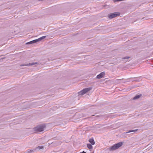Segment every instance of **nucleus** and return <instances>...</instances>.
Listing matches in <instances>:
<instances>
[{"mask_svg":"<svg viewBox=\"0 0 153 153\" xmlns=\"http://www.w3.org/2000/svg\"><path fill=\"white\" fill-rule=\"evenodd\" d=\"M27 65H24L23 66H27Z\"/></svg>","mask_w":153,"mask_h":153,"instance_id":"nucleus-19","label":"nucleus"},{"mask_svg":"<svg viewBox=\"0 0 153 153\" xmlns=\"http://www.w3.org/2000/svg\"><path fill=\"white\" fill-rule=\"evenodd\" d=\"M30 151H28V152L29 153H30V152H32V151H31V150H30Z\"/></svg>","mask_w":153,"mask_h":153,"instance_id":"nucleus-17","label":"nucleus"},{"mask_svg":"<svg viewBox=\"0 0 153 153\" xmlns=\"http://www.w3.org/2000/svg\"><path fill=\"white\" fill-rule=\"evenodd\" d=\"M89 141L90 142V143H91L92 145H94L95 143V142L94 140V139L93 138L89 139Z\"/></svg>","mask_w":153,"mask_h":153,"instance_id":"nucleus-6","label":"nucleus"},{"mask_svg":"<svg viewBox=\"0 0 153 153\" xmlns=\"http://www.w3.org/2000/svg\"><path fill=\"white\" fill-rule=\"evenodd\" d=\"M141 96H142L141 94H140L136 96L133 98V99L134 100L137 99L139 98H140V97H141Z\"/></svg>","mask_w":153,"mask_h":153,"instance_id":"nucleus-8","label":"nucleus"},{"mask_svg":"<svg viewBox=\"0 0 153 153\" xmlns=\"http://www.w3.org/2000/svg\"><path fill=\"white\" fill-rule=\"evenodd\" d=\"M123 145V143L122 142H120L117 144H115V146L117 147V149L119 148L121 146Z\"/></svg>","mask_w":153,"mask_h":153,"instance_id":"nucleus-5","label":"nucleus"},{"mask_svg":"<svg viewBox=\"0 0 153 153\" xmlns=\"http://www.w3.org/2000/svg\"><path fill=\"white\" fill-rule=\"evenodd\" d=\"M87 146L88 148L90 149H92V146H91V145L88 144H87Z\"/></svg>","mask_w":153,"mask_h":153,"instance_id":"nucleus-9","label":"nucleus"},{"mask_svg":"<svg viewBox=\"0 0 153 153\" xmlns=\"http://www.w3.org/2000/svg\"><path fill=\"white\" fill-rule=\"evenodd\" d=\"M45 126H38L34 128V130L37 132H41L44 130Z\"/></svg>","mask_w":153,"mask_h":153,"instance_id":"nucleus-2","label":"nucleus"},{"mask_svg":"<svg viewBox=\"0 0 153 153\" xmlns=\"http://www.w3.org/2000/svg\"><path fill=\"white\" fill-rule=\"evenodd\" d=\"M39 41V39H38L31 41L32 43H35Z\"/></svg>","mask_w":153,"mask_h":153,"instance_id":"nucleus-10","label":"nucleus"},{"mask_svg":"<svg viewBox=\"0 0 153 153\" xmlns=\"http://www.w3.org/2000/svg\"><path fill=\"white\" fill-rule=\"evenodd\" d=\"M129 57H124L123 59H129Z\"/></svg>","mask_w":153,"mask_h":153,"instance_id":"nucleus-16","label":"nucleus"},{"mask_svg":"<svg viewBox=\"0 0 153 153\" xmlns=\"http://www.w3.org/2000/svg\"><path fill=\"white\" fill-rule=\"evenodd\" d=\"M37 63H32L31 64H29V65H33L34 64H37Z\"/></svg>","mask_w":153,"mask_h":153,"instance_id":"nucleus-13","label":"nucleus"},{"mask_svg":"<svg viewBox=\"0 0 153 153\" xmlns=\"http://www.w3.org/2000/svg\"><path fill=\"white\" fill-rule=\"evenodd\" d=\"M32 44L31 41L30 42H27L26 43V44Z\"/></svg>","mask_w":153,"mask_h":153,"instance_id":"nucleus-14","label":"nucleus"},{"mask_svg":"<svg viewBox=\"0 0 153 153\" xmlns=\"http://www.w3.org/2000/svg\"><path fill=\"white\" fill-rule=\"evenodd\" d=\"M80 153H86V152H84V151H83L82 152H80Z\"/></svg>","mask_w":153,"mask_h":153,"instance_id":"nucleus-18","label":"nucleus"},{"mask_svg":"<svg viewBox=\"0 0 153 153\" xmlns=\"http://www.w3.org/2000/svg\"><path fill=\"white\" fill-rule=\"evenodd\" d=\"M105 75V72H103L97 75V78L98 79H100L102 78L103 76Z\"/></svg>","mask_w":153,"mask_h":153,"instance_id":"nucleus-4","label":"nucleus"},{"mask_svg":"<svg viewBox=\"0 0 153 153\" xmlns=\"http://www.w3.org/2000/svg\"><path fill=\"white\" fill-rule=\"evenodd\" d=\"M119 15L120 13H114L109 15L108 17L110 19H112L118 16H119Z\"/></svg>","mask_w":153,"mask_h":153,"instance_id":"nucleus-3","label":"nucleus"},{"mask_svg":"<svg viewBox=\"0 0 153 153\" xmlns=\"http://www.w3.org/2000/svg\"><path fill=\"white\" fill-rule=\"evenodd\" d=\"M39 148V149H42L43 148V146H39L38 147Z\"/></svg>","mask_w":153,"mask_h":153,"instance_id":"nucleus-15","label":"nucleus"},{"mask_svg":"<svg viewBox=\"0 0 153 153\" xmlns=\"http://www.w3.org/2000/svg\"><path fill=\"white\" fill-rule=\"evenodd\" d=\"M137 130V129H136V130H131V131H129L128 132H133V131H136Z\"/></svg>","mask_w":153,"mask_h":153,"instance_id":"nucleus-12","label":"nucleus"},{"mask_svg":"<svg viewBox=\"0 0 153 153\" xmlns=\"http://www.w3.org/2000/svg\"><path fill=\"white\" fill-rule=\"evenodd\" d=\"M117 149V148L116 147L115 144L114 145L110 148V150H114Z\"/></svg>","mask_w":153,"mask_h":153,"instance_id":"nucleus-7","label":"nucleus"},{"mask_svg":"<svg viewBox=\"0 0 153 153\" xmlns=\"http://www.w3.org/2000/svg\"><path fill=\"white\" fill-rule=\"evenodd\" d=\"M92 88L91 87L85 88L82 90L80 91V92H78L79 95H82L90 91L92 89Z\"/></svg>","mask_w":153,"mask_h":153,"instance_id":"nucleus-1","label":"nucleus"},{"mask_svg":"<svg viewBox=\"0 0 153 153\" xmlns=\"http://www.w3.org/2000/svg\"><path fill=\"white\" fill-rule=\"evenodd\" d=\"M46 37V36H43L40 38L39 39H39V41L42 40L43 39H45Z\"/></svg>","mask_w":153,"mask_h":153,"instance_id":"nucleus-11","label":"nucleus"}]
</instances>
